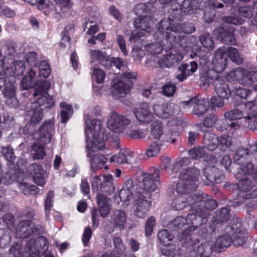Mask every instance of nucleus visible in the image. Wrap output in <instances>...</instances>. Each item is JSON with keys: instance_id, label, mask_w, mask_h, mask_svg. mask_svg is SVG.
Returning a JSON list of instances; mask_svg holds the SVG:
<instances>
[{"instance_id": "obj_1", "label": "nucleus", "mask_w": 257, "mask_h": 257, "mask_svg": "<svg viewBox=\"0 0 257 257\" xmlns=\"http://www.w3.org/2000/svg\"><path fill=\"white\" fill-rule=\"evenodd\" d=\"M208 214L206 211L204 213L197 211V213L189 214L186 217L178 216L169 223L168 227L172 230L176 231L184 228L180 241L183 246L191 247L199 242V240L192 236V232L199 225L206 222Z\"/></svg>"}, {"instance_id": "obj_2", "label": "nucleus", "mask_w": 257, "mask_h": 257, "mask_svg": "<svg viewBox=\"0 0 257 257\" xmlns=\"http://www.w3.org/2000/svg\"><path fill=\"white\" fill-rule=\"evenodd\" d=\"M213 224L215 230L232 236V242L234 246H241L246 241L247 234L242 228L240 219L236 217L230 219L227 208H222L216 212Z\"/></svg>"}, {"instance_id": "obj_3", "label": "nucleus", "mask_w": 257, "mask_h": 257, "mask_svg": "<svg viewBox=\"0 0 257 257\" xmlns=\"http://www.w3.org/2000/svg\"><path fill=\"white\" fill-rule=\"evenodd\" d=\"M101 114L100 106L94 107L90 113L84 114L85 123V134L86 143L88 141L92 144L93 148L101 150L104 148V141L107 138V135L101 129L100 120L91 119L93 116L97 117Z\"/></svg>"}, {"instance_id": "obj_4", "label": "nucleus", "mask_w": 257, "mask_h": 257, "mask_svg": "<svg viewBox=\"0 0 257 257\" xmlns=\"http://www.w3.org/2000/svg\"><path fill=\"white\" fill-rule=\"evenodd\" d=\"M55 133L54 122L52 120L44 121L38 132L34 133L33 138L37 142L32 146L31 152L34 159H43L46 155L45 145L49 144Z\"/></svg>"}, {"instance_id": "obj_5", "label": "nucleus", "mask_w": 257, "mask_h": 257, "mask_svg": "<svg viewBox=\"0 0 257 257\" xmlns=\"http://www.w3.org/2000/svg\"><path fill=\"white\" fill-rule=\"evenodd\" d=\"M171 23L169 20L162 19L158 26V31L155 33V37L158 41L150 43L145 46L146 50L152 55L160 54L162 50L172 48L175 46L176 36L172 37L168 32Z\"/></svg>"}, {"instance_id": "obj_6", "label": "nucleus", "mask_w": 257, "mask_h": 257, "mask_svg": "<svg viewBox=\"0 0 257 257\" xmlns=\"http://www.w3.org/2000/svg\"><path fill=\"white\" fill-rule=\"evenodd\" d=\"M200 171L196 168L183 170L176 184V192L181 195L189 196L188 194L197 188L196 182L199 181Z\"/></svg>"}, {"instance_id": "obj_7", "label": "nucleus", "mask_w": 257, "mask_h": 257, "mask_svg": "<svg viewBox=\"0 0 257 257\" xmlns=\"http://www.w3.org/2000/svg\"><path fill=\"white\" fill-rule=\"evenodd\" d=\"M196 8V7H194ZM198 8L199 10L201 9L199 8L198 7H196V10H193V12L191 14L183 13L182 16L180 19H176L175 18V13H177V15H178L179 11L174 12L172 11L171 14L169 16L168 18H165V19L169 20L171 23V25L169 28L168 32L171 36H176V40L175 42V45L176 43H179L183 38V33L190 34L194 32L195 30L194 25L191 23H185L181 24L178 23L177 21L181 20L183 16L186 14L191 15L192 14H197V10Z\"/></svg>"}, {"instance_id": "obj_8", "label": "nucleus", "mask_w": 257, "mask_h": 257, "mask_svg": "<svg viewBox=\"0 0 257 257\" xmlns=\"http://www.w3.org/2000/svg\"><path fill=\"white\" fill-rule=\"evenodd\" d=\"M236 167L237 172L235 174L236 178L239 180L237 184L238 189L241 191L240 195L244 196V191H248L251 188L252 185L248 184L250 177L252 178V174L255 172L253 164L248 161H243Z\"/></svg>"}, {"instance_id": "obj_9", "label": "nucleus", "mask_w": 257, "mask_h": 257, "mask_svg": "<svg viewBox=\"0 0 257 257\" xmlns=\"http://www.w3.org/2000/svg\"><path fill=\"white\" fill-rule=\"evenodd\" d=\"M227 79L228 81H236L242 85L249 86L257 81V70L248 71L238 67L227 74Z\"/></svg>"}, {"instance_id": "obj_10", "label": "nucleus", "mask_w": 257, "mask_h": 257, "mask_svg": "<svg viewBox=\"0 0 257 257\" xmlns=\"http://www.w3.org/2000/svg\"><path fill=\"white\" fill-rule=\"evenodd\" d=\"M50 87V83L45 81L40 82L35 88L33 96L35 101L39 106H44L46 108H51L54 106V100L47 92Z\"/></svg>"}, {"instance_id": "obj_11", "label": "nucleus", "mask_w": 257, "mask_h": 257, "mask_svg": "<svg viewBox=\"0 0 257 257\" xmlns=\"http://www.w3.org/2000/svg\"><path fill=\"white\" fill-rule=\"evenodd\" d=\"M26 66L23 61L14 62L12 58L4 57L0 51V69L6 71L10 76H20L23 74Z\"/></svg>"}, {"instance_id": "obj_12", "label": "nucleus", "mask_w": 257, "mask_h": 257, "mask_svg": "<svg viewBox=\"0 0 257 257\" xmlns=\"http://www.w3.org/2000/svg\"><path fill=\"white\" fill-rule=\"evenodd\" d=\"M131 122V119L127 116L112 111L109 113L107 123L109 130L120 134L125 131Z\"/></svg>"}, {"instance_id": "obj_13", "label": "nucleus", "mask_w": 257, "mask_h": 257, "mask_svg": "<svg viewBox=\"0 0 257 257\" xmlns=\"http://www.w3.org/2000/svg\"><path fill=\"white\" fill-rule=\"evenodd\" d=\"M48 248V243L46 237L38 236L27 241L26 249L29 252L30 257H41L43 253Z\"/></svg>"}, {"instance_id": "obj_14", "label": "nucleus", "mask_w": 257, "mask_h": 257, "mask_svg": "<svg viewBox=\"0 0 257 257\" xmlns=\"http://www.w3.org/2000/svg\"><path fill=\"white\" fill-rule=\"evenodd\" d=\"M44 228L40 225H35L30 220L20 222L16 229V237L27 238L32 234H40L44 232Z\"/></svg>"}, {"instance_id": "obj_15", "label": "nucleus", "mask_w": 257, "mask_h": 257, "mask_svg": "<svg viewBox=\"0 0 257 257\" xmlns=\"http://www.w3.org/2000/svg\"><path fill=\"white\" fill-rule=\"evenodd\" d=\"M178 106L173 103H164L162 100L154 106L155 114L158 117L166 119L177 114L179 112Z\"/></svg>"}, {"instance_id": "obj_16", "label": "nucleus", "mask_w": 257, "mask_h": 257, "mask_svg": "<svg viewBox=\"0 0 257 257\" xmlns=\"http://www.w3.org/2000/svg\"><path fill=\"white\" fill-rule=\"evenodd\" d=\"M184 108L192 107V113L198 116H202L209 108V102L205 98H192L182 102Z\"/></svg>"}, {"instance_id": "obj_17", "label": "nucleus", "mask_w": 257, "mask_h": 257, "mask_svg": "<svg viewBox=\"0 0 257 257\" xmlns=\"http://www.w3.org/2000/svg\"><path fill=\"white\" fill-rule=\"evenodd\" d=\"M135 200V209L134 214L139 218H145L148 215L151 206V202L146 199L143 194H136L134 197Z\"/></svg>"}, {"instance_id": "obj_18", "label": "nucleus", "mask_w": 257, "mask_h": 257, "mask_svg": "<svg viewBox=\"0 0 257 257\" xmlns=\"http://www.w3.org/2000/svg\"><path fill=\"white\" fill-rule=\"evenodd\" d=\"M173 47L169 49L171 50L169 53L166 55H164L161 59L158 60L161 67L170 68L183 60L182 53L180 51L173 49Z\"/></svg>"}, {"instance_id": "obj_19", "label": "nucleus", "mask_w": 257, "mask_h": 257, "mask_svg": "<svg viewBox=\"0 0 257 257\" xmlns=\"http://www.w3.org/2000/svg\"><path fill=\"white\" fill-rule=\"evenodd\" d=\"M195 194L192 196L181 195L176 196L173 200L171 207L175 210H180L187 206H190L191 208L197 210L195 206Z\"/></svg>"}, {"instance_id": "obj_20", "label": "nucleus", "mask_w": 257, "mask_h": 257, "mask_svg": "<svg viewBox=\"0 0 257 257\" xmlns=\"http://www.w3.org/2000/svg\"><path fill=\"white\" fill-rule=\"evenodd\" d=\"M3 94L6 98L7 104L11 107L18 106V101L16 97L15 79L12 77L6 83Z\"/></svg>"}, {"instance_id": "obj_21", "label": "nucleus", "mask_w": 257, "mask_h": 257, "mask_svg": "<svg viewBox=\"0 0 257 257\" xmlns=\"http://www.w3.org/2000/svg\"><path fill=\"white\" fill-rule=\"evenodd\" d=\"M134 113L137 120L144 123L148 124L154 118L150 105L147 102L142 103L139 107L136 109Z\"/></svg>"}, {"instance_id": "obj_22", "label": "nucleus", "mask_w": 257, "mask_h": 257, "mask_svg": "<svg viewBox=\"0 0 257 257\" xmlns=\"http://www.w3.org/2000/svg\"><path fill=\"white\" fill-rule=\"evenodd\" d=\"M226 64L227 57L225 49L224 48H218L215 51L212 59L213 68L220 73L225 70Z\"/></svg>"}, {"instance_id": "obj_23", "label": "nucleus", "mask_w": 257, "mask_h": 257, "mask_svg": "<svg viewBox=\"0 0 257 257\" xmlns=\"http://www.w3.org/2000/svg\"><path fill=\"white\" fill-rule=\"evenodd\" d=\"M132 87V83L127 80V82L119 81L113 84L111 88L110 95L114 99H119L124 96Z\"/></svg>"}, {"instance_id": "obj_24", "label": "nucleus", "mask_w": 257, "mask_h": 257, "mask_svg": "<svg viewBox=\"0 0 257 257\" xmlns=\"http://www.w3.org/2000/svg\"><path fill=\"white\" fill-rule=\"evenodd\" d=\"M143 184L145 190L148 192L155 191L160 184L159 170L156 169L153 173L145 175Z\"/></svg>"}, {"instance_id": "obj_25", "label": "nucleus", "mask_w": 257, "mask_h": 257, "mask_svg": "<svg viewBox=\"0 0 257 257\" xmlns=\"http://www.w3.org/2000/svg\"><path fill=\"white\" fill-rule=\"evenodd\" d=\"M198 68V64L195 61H191L190 63H183L178 68V73L176 78L179 81H183L188 77L194 73Z\"/></svg>"}, {"instance_id": "obj_26", "label": "nucleus", "mask_w": 257, "mask_h": 257, "mask_svg": "<svg viewBox=\"0 0 257 257\" xmlns=\"http://www.w3.org/2000/svg\"><path fill=\"white\" fill-rule=\"evenodd\" d=\"M234 30L233 27L227 30L225 28L220 27L215 29L213 33L216 39L222 41L223 43L230 44L235 41Z\"/></svg>"}, {"instance_id": "obj_27", "label": "nucleus", "mask_w": 257, "mask_h": 257, "mask_svg": "<svg viewBox=\"0 0 257 257\" xmlns=\"http://www.w3.org/2000/svg\"><path fill=\"white\" fill-rule=\"evenodd\" d=\"M110 220L113 227L122 230L126 223L127 215L122 209H115L110 212Z\"/></svg>"}, {"instance_id": "obj_28", "label": "nucleus", "mask_w": 257, "mask_h": 257, "mask_svg": "<svg viewBox=\"0 0 257 257\" xmlns=\"http://www.w3.org/2000/svg\"><path fill=\"white\" fill-rule=\"evenodd\" d=\"M199 242L191 247H186L191 249L190 257H211L212 247L207 243L198 245Z\"/></svg>"}, {"instance_id": "obj_29", "label": "nucleus", "mask_w": 257, "mask_h": 257, "mask_svg": "<svg viewBox=\"0 0 257 257\" xmlns=\"http://www.w3.org/2000/svg\"><path fill=\"white\" fill-rule=\"evenodd\" d=\"M196 205L197 206L203 205L207 210H213L217 206L216 201L215 200L209 198L208 195L205 193H202L195 194V207Z\"/></svg>"}, {"instance_id": "obj_30", "label": "nucleus", "mask_w": 257, "mask_h": 257, "mask_svg": "<svg viewBox=\"0 0 257 257\" xmlns=\"http://www.w3.org/2000/svg\"><path fill=\"white\" fill-rule=\"evenodd\" d=\"M110 201V199L103 194L98 193L97 195L98 211L100 216L103 218L107 217L111 210Z\"/></svg>"}, {"instance_id": "obj_31", "label": "nucleus", "mask_w": 257, "mask_h": 257, "mask_svg": "<svg viewBox=\"0 0 257 257\" xmlns=\"http://www.w3.org/2000/svg\"><path fill=\"white\" fill-rule=\"evenodd\" d=\"M231 237L228 234L219 236L211 247L212 250L218 252L223 251L231 245Z\"/></svg>"}, {"instance_id": "obj_32", "label": "nucleus", "mask_w": 257, "mask_h": 257, "mask_svg": "<svg viewBox=\"0 0 257 257\" xmlns=\"http://www.w3.org/2000/svg\"><path fill=\"white\" fill-rule=\"evenodd\" d=\"M248 184L252 185V187L248 191H244L243 197L241 195H240L241 191L238 189L239 192L237 194L236 198L234 199L232 203V205L233 207L238 206L240 204L243 203L247 199L257 197V188L253 189V184L251 181L248 182Z\"/></svg>"}, {"instance_id": "obj_33", "label": "nucleus", "mask_w": 257, "mask_h": 257, "mask_svg": "<svg viewBox=\"0 0 257 257\" xmlns=\"http://www.w3.org/2000/svg\"><path fill=\"white\" fill-rule=\"evenodd\" d=\"M137 29L150 33L152 31L153 22L152 17L144 16L142 18H137L134 23Z\"/></svg>"}, {"instance_id": "obj_34", "label": "nucleus", "mask_w": 257, "mask_h": 257, "mask_svg": "<svg viewBox=\"0 0 257 257\" xmlns=\"http://www.w3.org/2000/svg\"><path fill=\"white\" fill-rule=\"evenodd\" d=\"M214 90L218 97L222 99H228L231 95L228 85L222 79L215 81Z\"/></svg>"}, {"instance_id": "obj_35", "label": "nucleus", "mask_w": 257, "mask_h": 257, "mask_svg": "<svg viewBox=\"0 0 257 257\" xmlns=\"http://www.w3.org/2000/svg\"><path fill=\"white\" fill-rule=\"evenodd\" d=\"M203 173L206 178L212 183H218L221 177L219 170L214 166H208L203 170Z\"/></svg>"}, {"instance_id": "obj_36", "label": "nucleus", "mask_w": 257, "mask_h": 257, "mask_svg": "<svg viewBox=\"0 0 257 257\" xmlns=\"http://www.w3.org/2000/svg\"><path fill=\"white\" fill-rule=\"evenodd\" d=\"M91 62L98 61L105 68L110 66V58L105 53L99 50H91L89 52Z\"/></svg>"}, {"instance_id": "obj_37", "label": "nucleus", "mask_w": 257, "mask_h": 257, "mask_svg": "<svg viewBox=\"0 0 257 257\" xmlns=\"http://www.w3.org/2000/svg\"><path fill=\"white\" fill-rule=\"evenodd\" d=\"M19 162H17L19 170H17V172L16 170L17 169H13L12 166H10V169L9 171L5 173V176L3 178H1V182H3L6 185H9L15 181L17 178L19 177V174L22 173L21 172L23 169L22 167L23 165V164L20 167L19 165Z\"/></svg>"}, {"instance_id": "obj_38", "label": "nucleus", "mask_w": 257, "mask_h": 257, "mask_svg": "<svg viewBox=\"0 0 257 257\" xmlns=\"http://www.w3.org/2000/svg\"><path fill=\"white\" fill-rule=\"evenodd\" d=\"M254 145H250L249 151L246 149L239 148L236 152L235 156L233 157V161L236 164H239L241 162H243L246 160V157L248 156L249 152L253 153V152L257 154V148Z\"/></svg>"}, {"instance_id": "obj_39", "label": "nucleus", "mask_w": 257, "mask_h": 257, "mask_svg": "<svg viewBox=\"0 0 257 257\" xmlns=\"http://www.w3.org/2000/svg\"><path fill=\"white\" fill-rule=\"evenodd\" d=\"M107 158L103 155L98 154L93 156L90 160V167L92 171L102 169L104 167L105 169H108L107 166H104L107 162Z\"/></svg>"}, {"instance_id": "obj_40", "label": "nucleus", "mask_w": 257, "mask_h": 257, "mask_svg": "<svg viewBox=\"0 0 257 257\" xmlns=\"http://www.w3.org/2000/svg\"><path fill=\"white\" fill-rule=\"evenodd\" d=\"M218 137L214 134L211 133H206L203 139V145L204 148L209 150H214L218 145Z\"/></svg>"}, {"instance_id": "obj_41", "label": "nucleus", "mask_w": 257, "mask_h": 257, "mask_svg": "<svg viewBox=\"0 0 257 257\" xmlns=\"http://www.w3.org/2000/svg\"><path fill=\"white\" fill-rule=\"evenodd\" d=\"M219 72H217L213 68L212 69H209L203 72L200 75V79L201 81L204 82L205 84H209L213 83L215 84V81L217 80H221L219 75Z\"/></svg>"}, {"instance_id": "obj_42", "label": "nucleus", "mask_w": 257, "mask_h": 257, "mask_svg": "<svg viewBox=\"0 0 257 257\" xmlns=\"http://www.w3.org/2000/svg\"><path fill=\"white\" fill-rule=\"evenodd\" d=\"M31 167L33 172L34 182L40 186H43L45 184V180L44 176V171L42 166L39 164H33Z\"/></svg>"}, {"instance_id": "obj_43", "label": "nucleus", "mask_w": 257, "mask_h": 257, "mask_svg": "<svg viewBox=\"0 0 257 257\" xmlns=\"http://www.w3.org/2000/svg\"><path fill=\"white\" fill-rule=\"evenodd\" d=\"M133 184L131 181H127L124 183L120 190L119 196L122 202H126L130 200L133 196Z\"/></svg>"}, {"instance_id": "obj_44", "label": "nucleus", "mask_w": 257, "mask_h": 257, "mask_svg": "<svg viewBox=\"0 0 257 257\" xmlns=\"http://www.w3.org/2000/svg\"><path fill=\"white\" fill-rule=\"evenodd\" d=\"M35 75V71L32 68H30L28 74L26 75L21 81V87L24 90H27L33 87L36 82Z\"/></svg>"}, {"instance_id": "obj_45", "label": "nucleus", "mask_w": 257, "mask_h": 257, "mask_svg": "<svg viewBox=\"0 0 257 257\" xmlns=\"http://www.w3.org/2000/svg\"><path fill=\"white\" fill-rule=\"evenodd\" d=\"M114 190L113 184V176L108 174L102 176V182L100 185L99 192L103 193H111Z\"/></svg>"}, {"instance_id": "obj_46", "label": "nucleus", "mask_w": 257, "mask_h": 257, "mask_svg": "<svg viewBox=\"0 0 257 257\" xmlns=\"http://www.w3.org/2000/svg\"><path fill=\"white\" fill-rule=\"evenodd\" d=\"M134 156L133 152L124 153L123 152H119L117 155H113L110 158V162L116 164H122L124 163H128L130 159L133 158Z\"/></svg>"}, {"instance_id": "obj_47", "label": "nucleus", "mask_w": 257, "mask_h": 257, "mask_svg": "<svg viewBox=\"0 0 257 257\" xmlns=\"http://www.w3.org/2000/svg\"><path fill=\"white\" fill-rule=\"evenodd\" d=\"M27 118L29 119L31 124L35 125L39 123L43 118V110L40 107L32 109L27 113Z\"/></svg>"}, {"instance_id": "obj_48", "label": "nucleus", "mask_w": 257, "mask_h": 257, "mask_svg": "<svg viewBox=\"0 0 257 257\" xmlns=\"http://www.w3.org/2000/svg\"><path fill=\"white\" fill-rule=\"evenodd\" d=\"M60 106L61 108V122L62 123H65L67 122L71 116L73 114V110L72 106L65 102H61L60 103Z\"/></svg>"}, {"instance_id": "obj_49", "label": "nucleus", "mask_w": 257, "mask_h": 257, "mask_svg": "<svg viewBox=\"0 0 257 257\" xmlns=\"http://www.w3.org/2000/svg\"><path fill=\"white\" fill-rule=\"evenodd\" d=\"M199 41L202 46L206 49V51L203 52H208L212 51L214 47V41L211 35L208 33H204L199 37Z\"/></svg>"}, {"instance_id": "obj_50", "label": "nucleus", "mask_w": 257, "mask_h": 257, "mask_svg": "<svg viewBox=\"0 0 257 257\" xmlns=\"http://www.w3.org/2000/svg\"><path fill=\"white\" fill-rule=\"evenodd\" d=\"M150 132L155 139H159L164 134L163 124L160 121H154L150 125Z\"/></svg>"}, {"instance_id": "obj_51", "label": "nucleus", "mask_w": 257, "mask_h": 257, "mask_svg": "<svg viewBox=\"0 0 257 257\" xmlns=\"http://www.w3.org/2000/svg\"><path fill=\"white\" fill-rule=\"evenodd\" d=\"M158 237L161 244L165 246H169L173 240L174 236L167 229H163L159 231Z\"/></svg>"}, {"instance_id": "obj_52", "label": "nucleus", "mask_w": 257, "mask_h": 257, "mask_svg": "<svg viewBox=\"0 0 257 257\" xmlns=\"http://www.w3.org/2000/svg\"><path fill=\"white\" fill-rule=\"evenodd\" d=\"M18 186L25 195L36 194L39 192V188L34 185L28 184L27 182L18 183Z\"/></svg>"}, {"instance_id": "obj_53", "label": "nucleus", "mask_w": 257, "mask_h": 257, "mask_svg": "<svg viewBox=\"0 0 257 257\" xmlns=\"http://www.w3.org/2000/svg\"><path fill=\"white\" fill-rule=\"evenodd\" d=\"M227 53V55L229 58L233 62L236 64H241L243 62V59L242 57L239 55L236 49L233 47H228L225 53Z\"/></svg>"}, {"instance_id": "obj_54", "label": "nucleus", "mask_w": 257, "mask_h": 257, "mask_svg": "<svg viewBox=\"0 0 257 257\" xmlns=\"http://www.w3.org/2000/svg\"><path fill=\"white\" fill-rule=\"evenodd\" d=\"M11 236L8 230L0 229V247L5 248L9 244Z\"/></svg>"}, {"instance_id": "obj_55", "label": "nucleus", "mask_w": 257, "mask_h": 257, "mask_svg": "<svg viewBox=\"0 0 257 257\" xmlns=\"http://www.w3.org/2000/svg\"><path fill=\"white\" fill-rule=\"evenodd\" d=\"M161 145L157 142H153L146 149V155L148 157H153L157 155L160 152Z\"/></svg>"}, {"instance_id": "obj_56", "label": "nucleus", "mask_w": 257, "mask_h": 257, "mask_svg": "<svg viewBox=\"0 0 257 257\" xmlns=\"http://www.w3.org/2000/svg\"><path fill=\"white\" fill-rule=\"evenodd\" d=\"M39 69V74L41 77L47 78L49 76L51 70L47 60H43L41 62Z\"/></svg>"}, {"instance_id": "obj_57", "label": "nucleus", "mask_w": 257, "mask_h": 257, "mask_svg": "<svg viewBox=\"0 0 257 257\" xmlns=\"http://www.w3.org/2000/svg\"><path fill=\"white\" fill-rule=\"evenodd\" d=\"M232 143V138L228 136L223 135L218 138V145L220 149L225 151L231 145Z\"/></svg>"}, {"instance_id": "obj_58", "label": "nucleus", "mask_w": 257, "mask_h": 257, "mask_svg": "<svg viewBox=\"0 0 257 257\" xmlns=\"http://www.w3.org/2000/svg\"><path fill=\"white\" fill-rule=\"evenodd\" d=\"M205 154L204 150L200 147H195L188 151V155L192 159H199L204 157Z\"/></svg>"}, {"instance_id": "obj_59", "label": "nucleus", "mask_w": 257, "mask_h": 257, "mask_svg": "<svg viewBox=\"0 0 257 257\" xmlns=\"http://www.w3.org/2000/svg\"><path fill=\"white\" fill-rule=\"evenodd\" d=\"M248 127L253 131H257V112L245 117Z\"/></svg>"}, {"instance_id": "obj_60", "label": "nucleus", "mask_w": 257, "mask_h": 257, "mask_svg": "<svg viewBox=\"0 0 257 257\" xmlns=\"http://www.w3.org/2000/svg\"><path fill=\"white\" fill-rule=\"evenodd\" d=\"M224 116L226 119L235 120L241 118L243 116V114L242 111L239 109H234L226 112L224 114Z\"/></svg>"}, {"instance_id": "obj_61", "label": "nucleus", "mask_w": 257, "mask_h": 257, "mask_svg": "<svg viewBox=\"0 0 257 257\" xmlns=\"http://www.w3.org/2000/svg\"><path fill=\"white\" fill-rule=\"evenodd\" d=\"M210 53L208 52H202L201 51H197L196 53H193L190 55L191 58H194L195 57H198L200 60V64L205 65L208 62Z\"/></svg>"}, {"instance_id": "obj_62", "label": "nucleus", "mask_w": 257, "mask_h": 257, "mask_svg": "<svg viewBox=\"0 0 257 257\" xmlns=\"http://www.w3.org/2000/svg\"><path fill=\"white\" fill-rule=\"evenodd\" d=\"M2 153L8 161L9 165L10 166H13L14 161L16 159L13 149L10 147H5L3 148Z\"/></svg>"}, {"instance_id": "obj_63", "label": "nucleus", "mask_w": 257, "mask_h": 257, "mask_svg": "<svg viewBox=\"0 0 257 257\" xmlns=\"http://www.w3.org/2000/svg\"><path fill=\"white\" fill-rule=\"evenodd\" d=\"M21 244L15 242L9 249L10 254H13L14 257H25V253L21 248Z\"/></svg>"}, {"instance_id": "obj_64", "label": "nucleus", "mask_w": 257, "mask_h": 257, "mask_svg": "<svg viewBox=\"0 0 257 257\" xmlns=\"http://www.w3.org/2000/svg\"><path fill=\"white\" fill-rule=\"evenodd\" d=\"M190 160L189 158L185 157L176 160L174 163L172 171L175 173H177L178 171L181 169V167L187 166L190 164Z\"/></svg>"}]
</instances>
